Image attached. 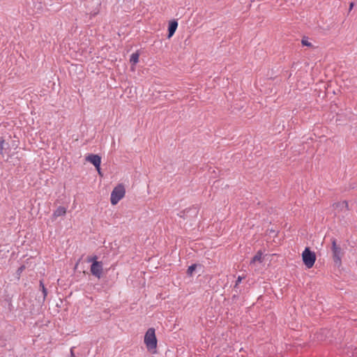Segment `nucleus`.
<instances>
[{"mask_svg": "<svg viewBox=\"0 0 357 357\" xmlns=\"http://www.w3.org/2000/svg\"><path fill=\"white\" fill-rule=\"evenodd\" d=\"M354 6V3H351L349 6V10H351Z\"/></svg>", "mask_w": 357, "mask_h": 357, "instance_id": "19", "label": "nucleus"}, {"mask_svg": "<svg viewBox=\"0 0 357 357\" xmlns=\"http://www.w3.org/2000/svg\"><path fill=\"white\" fill-rule=\"evenodd\" d=\"M66 213V208L63 206H59L53 213V216L56 218L63 216Z\"/></svg>", "mask_w": 357, "mask_h": 357, "instance_id": "10", "label": "nucleus"}, {"mask_svg": "<svg viewBox=\"0 0 357 357\" xmlns=\"http://www.w3.org/2000/svg\"><path fill=\"white\" fill-rule=\"evenodd\" d=\"M263 253L261 250H259L257 254L254 256L250 263V266H254L256 263L261 264L263 261Z\"/></svg>", "mask_w": 357, "mask_h": 357, "instance_id": "8", "label": "nucleus"}, {"mask_svg": "<svg viewBox=\"0 0 357 357\" xmlns=\"http://www.w3.org/2000/svg\"><path fill=\"white\" fill-rule=\"evenodd\" d=\"M144 344L149 351L155 350L157 347V339L155 337V329L150 328L146 332L144 335Z\"/></svg>", "mask_w": 357, "mask_h": 357, "instance_id": "1", "label": "nucleus"}, {"mask_svg": "<svg viewBox=\"0 0 357 357\" xmlns=\"http://www.w3.org/2000/svg\"><path fill=\"white\" fill-rule=\"evenodd\" d=\"M40 286L41 287V290L43 294V298H45L47 294V289L44 286V284L42 280L40 281Z\"/></svg>", "mask_w": 357, "mask_h": 357, "instance_id": "14", "label": "nucleus"}, {"mask_svg": "<svg viewBox=\"0 0 357 357\" xmlns=\"http://www.w3.org/2000/svg\"><path fill=\"white\" fill-rule=\"evenodd\" d=\"M301 43L303 46L312 47V43L309 42L307 38H303L301 40Z\"/></svg>", "mask_w": 357, "mask_h": 357, "instance_id": "13", "label": "nucleus"}, {"mask_svg": "<svg viewBox=\"0 0 357 357\" xmlns=\"http://www.w3.org/2000/svg\"><path fill=\"white\" fill-rule=\"evenodd\" d=\"M4 143H5V140L2 138L0 139V151H1V154L3 153V150L4 149Z\"/></svg>", "mask_w": 357, "mask_h": 357, "instance_id": "16", "label": "nucleus"}, {"mask_svg": "<svg viewBox=\"0 0 357 357\" xmlns=\"http://www.w3.org/2000/svg\"><path fill=\"white\" fill-rule=\"evenodd\" d=\"M178 26V23L176 21L170 22L168 27V38H171L175 33L176 28Z\"/></svg>", "mask_w": 357, "mask_h": 357, "instance_id": "9", "label": "nucleus"}, {"mask_svg": "<svg viewBox=\"0 0 357 357\" xmlns=\"http://www.w3.org/2000/svg\"><path fill=\"white\" fill-rule=\"evenodd\" d=\"M198 214V208L195 206L190 207L180 211L178 215L180 218L186 219L188 218H195Z\"/></svg>", "mask_w": 357, "mask_h": 357, "instance_id": "6", "label": "nucleus"}, {"mask_svg": "<svg viewBox=\"0 0 357 357\" xmlns=\"http://www.w3.org/2000/svg\"><path fill=\"white\" fill-rule=\"evenodd\" d=\"M241 280H242V277L238 276L237 278V280L236 282L235 287H237V285L241 282Z\"/></svg>", "mask_w": 357, "mask_h": 357, "instance_id": "17", "label": "nucleus"}, {"mask_svg": "<svg viewBox=\"0 0 357 357\" xmlns=\"http://www.w3.org/2000/svg\"><path fill=\"white\" fill-rule=\"evenodd\" d=\"M89 261H92L91 266V272L92 275L100 278L102 272V263L97 261V257L94 256L93 258L89 259Z\"/></svg>", "mask_w": 357, "mask_h": 357, "instance_id": "4", "label": "nucleus"}, {"mask_svg": "<svg viewBox=\"0 0 357 357\" xmlns=\"http://www.w3.org/2000/svg\"><path fill=\"white\" fill-rule=\"evenodd\" d=\"M25 268V266L23 265V266H21L18 270H17V272L18 273H22L23 271V270Z\"/></svg>", "mask_w": 357, "mask_h": 357, "instance_id": "18", "label": "nucleus"}, {"mask_svg": "<svg viewBox=\"0 0 357 357\" xmlns=\"http://www.w3.org/2000/svg\"><path fill=\"white\" fill-rule=\"evenodd\" d=\"M195 268H196L195 264H192V265L190 266L187 271L188 274L192 275V273L195 271Z\"/></svg>", "mask_w": 357, "mask_h": 357, "instance_id": "15", "label": "nucleus"}, {"mask_svg": "<svg viewBox=\"0 0 357 357\" xmlns=\"http://www.w3.org/2000/svg\"><path fill=\"white\" fill-rule=\"evenodd\" d=\"M139 57V54L137 52H134L130 55V62L132 64V66H135L138 63Z\"/></svg>", "mask_w": 357, "mask_h": 357, "instance_id": "12", "label": "nucleus"}, {"mask_svg": "<svg viewBox=\"0 0 357 357\" xmlns=\"http://www.w3.org/2000/svg\"><path fill=\"white\" fill-rule=\"evenodd\" d=\"M125 188L122 184L116 186L112 193L110 201L112 205H116L125 195Z\"/></svg>", "mask_w": 357, "mask_h": 357, "instance_id": "2", "label": "nucleus"}, {"mask_svg": "<svg viewBox=\"0 0 357 357\" xmlns=\"http://www.w3.org/2000/svg\"><path fill=\"white\" fill-rule=\"evenodd\" d=\"M86 160L92 163L97 169L98 173L100 174L101 158L99 155L91 154L86 158Z\"/></svg>", "mask_w": 357, "mask_h": 357, "instance_id": "7", "label": "nucleus"}, {"mask_svg": "<svg viewBox=\"0 0 357 357\" xmlns=\"http://www.w3.org/2000/svg\"><path fill=\"white\" fill-rule=\"evenodd\" d=\"M302 258L304 264L307 268H312L316 261V255L314 252H312L309 248H305L302 254Z\"/></svg>", "mask_w": 357, "mask_h": 357, "instance_id": "3", "label": "nucleus"}, {"mask_svg": "<svg viewBox=\"0 0 357 357\" xmlns=\"http://www.w3.org/2000/svg\"><path fill=\"white\" fill-rule=\"evenodd\" d=\"M333 208L335 209L340 208V210L348 209V204L346 201H343L341 202L335 203L333 205Z\"/></svg>", "mask_w": 357, "mask_h": 357, "instance_id": "11", "label": "nucleus"}, {"mask_svg": "<svg viewBox=\"0 0 357 357\" xmlns=\"http://www.w3.org/2000/svg\"><path fill=\"white\" fill-rule=\"evenodd\" d=\"M332 252H333V257L334 262L335 264L340 266L341 264V259H342V249L341 248L336 244V239L332 238Z\"/></svg>", "mask_w": 357, "mask_h": 357, "instance_id": "5", "label": "nucleus"}]
</instances>
